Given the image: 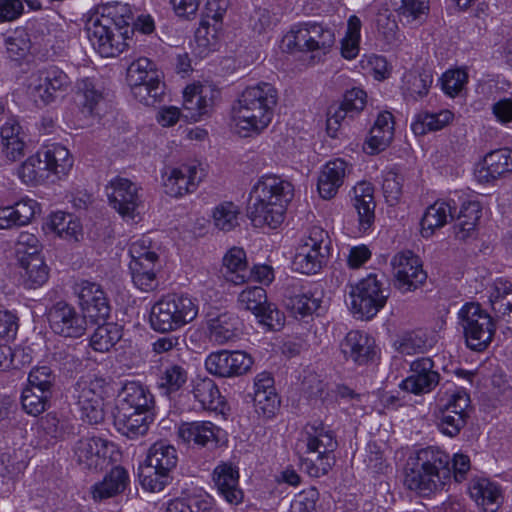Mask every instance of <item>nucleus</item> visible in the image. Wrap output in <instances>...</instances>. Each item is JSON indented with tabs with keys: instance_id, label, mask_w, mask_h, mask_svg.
I'll list each match as a JSON object with an SVG mask.
<instances>
[{
	"instance_id": "obj_41",
	"label": "nucleus",
	"mask_w": 512,
	"mask_h": 512,
	"mask_svg": "<svg viewBox=\"0 0 512 512\" xmlns=\"http://www.w3.org/2000/svg\"><path fill=\"white\" fill-rule=\"evenodd\" d=\"M329 254L312 250L308 247L297 246L292 260L295 271L306 275L318 273L328 260Z\"/></svg>"
},
{
	"instance_id": "obj_12",
	"label": "nucleus",
	"mask_w": 512,
	"mask_h": 512,
	"mask_svg": "<svg viewBox=\"0 0 512 512\" xmlns=\"http://www.w3.org/2000/svg\"><path fill=\"white\" fill-rule=\"evenodd\" d=\"M48 321L55 334L67 338H79L85 334L87 329L85 315L64 301L55 303L49 309Z\"/></svg>"
},
{
	"instance_id": "obj_15",
	"label": "nucleus",
	"mask_w": 512,
	"mask_h": 512,
	"mask_svg": "<svg viewBox=\"0 0 512 512\" xmlns=\"http://www.w3.org/2000/svg\"><path fill=\"white\" fill-rule=\"evenodd\" d=\"M204 177V169L200 164H182L171 168L163 175L165 193L172 197H181L194 192Z\"/></svg>"
},
{
	"instance_id": "obj_13",
	"label": "nucleus",
	"mask_w": 512,
	"mask_h": 512,
	"mask_svg": "<svg viewBox=\"0 0 512 512\" xmlns=\"http://www.w3.org/2000/svg\"><path fill=\"white\" fill-rule=\"evenodd\" d=\"M252 365L251 356L243 351L221 350L212 352L205 360L206 370L210 374L221 378L243 375Z\"/></svg>"
},
{
	"instance_id": "obj_31",
	"label": "nucleus",
	"mask_w": 512,
	"mask_h": 512,
	"mask_svg": "<svg viewBox=\"0 0 512 512\" xmlns=\"http://www.w3.org/2000/svg\"><path fill=\"white\" fill-rule=\"evenodd\" d=\"M130 483L127 470L121 466L113 467L103 478L92 486V495L95 500H104L125 491Z\"/></svg>"
},
{
	"instance_id": "obj_51",
	"label": "nucleus",
	"mask_w": 512,
	"mask_h": 512,
	"mask_svg": "<svg viewBox=\"0 0 512 512\" xmlns=\"http://www.w3.org/2000/svg\"><path fill=\"white\" fill-rule=\"evenodd\" d=\"M394 4L400 19L408 24L421 22L429 10V0H399Z\"/></svg>"
},
{
	"instance_id": "obj_4",
	"label": "nucleus",
	"mask_w": 512,
	"mask_h": 512,
	"mask_svg": "<svg viewBox=\"0 0 512 512\" xmlns=\"http://www.w3.org/2000/svg\"><path fill=\"white\" fill-rule=\"evenodd\" d=\"M198 315V305L184 294H167L151 308L149 322L157 332L176 331L192 322Z\"/></svg>"
},
{
	"instance_id": "obj_40",
	"label": "nucleus",
	"mask_w": 512,
	"mask_h": 512,
	"mask_svg": "<svg viewBox=\"0 0 512 512\" xmlns=\"http://www.w3.org/2000/svg\"><path fill=\"white\" fill-rule=\"evenodd\" d=\"M481 216V207L479 202L469 201L463 203L454 225L455 237L461 241H466L475 235L476 225Z\"/></svg>"
},
{
	"instance_id": "obj_58",
	"label": "nucleus",
	"mask_w": 512,
	"mask_h": 512,
	"mask_svg": "<svg viewBox=\"0 0 512 512\" xmlns=\"http://www.w3.org/2000/svg\"><path fill=\"white\" fill-rule=\"evenodd\" d=\"M220 27L211 25L208 20H201L199 28L195 32V42L199 54H207L217 49L218 35Z\"/></svg>"
},
{
	"instance_id": "obj_6",
	"label": "nucleus",
	"mask_w": 512,
	"mask_h": 512,
	"mask_svg": "<svg viewBox=\"0 0 512 512\" xmlns=\"http://www.w3.org/2000/svg\"><path fill=\"white\" fill-rule=\"evenodd\" d=\"M107 382L96 376H85L77 380L71 389V397L79 408L81 418L89 424L104 420V395Z\"/></svg>"
},
{
	"instance_id": "obj_38",
	"label": "nucleus",
	"mask_w": 512,
	"mask_h": 512,
	"mask_svg": "<svg viewBox=\"0 0 512 512\" xmlns=\"http://www.w3.org/2000/svg\"><path fill=\"white\" fill-rule=\"evenodd\" d=\"M44 165L47 166L49 176L51 174L58 176L67 175L73 166V158L69 150L57 143L46 146L42 151Z\"/></svg>"
},
{
	"instance_id": "obj_44",
	"label": "nucleus",
	"mask_w": 512,
	"mask_h": 512,
	"mask_svg": "<svg viewBox=\"0 0 512 512\" xmlns=\"http://www.w3.org/2000/svg\"><path fill=\"white\" fill-rule=\"evenodd\" d=\"M20 264L25 270L23 277L28 288H38L48 280L49 268L39 254L33 253L22 257Z\"/></svg>"
},
{
	"instance_id": "obj_20",
	"label": "nucleus",
	"mask_w": 512,
	"mask_h": 512,
	"mask_svg": "<svg viewBox=\"0 0 512 512\" xmlns=\"http://www.w3.org/2000/svg\"><path fill=\"white\" fill-rule=\"evenodd\" d=\"M418 464H420L433 480L434 491H441L451 480L452 469L450 467L451 459L449 455L437 447H427L421 449L417 454Z\"/></svg>"
},
{
	"instance_id": "obj_28",
	"label": "nucleus",
	"mask_w": 512,
	"mask_h": 512,
	"mask_svg": "<svg viewBox=\"0 0 512 512\" xmlns=\"http://www.w3.org/2000/svg\"><path fill=\"white\" fill-rule=\"evenodd\" d=\"M353 207L358 214L359 229L367 231L375 220L374 188L368 182H360L353 188Z\"/></svg>"
},
{
	"instance_id": "obj_45",
	"label": "nucleus",
	"mask_w": 512,
	"mask_h": 512,
	"mask_svg": "<svg viewBox=\"0 0 512 512\" xmlns=\"http://www.w3.org/2000/svg\"><path fill=\"white\" fill-rule=\"evenodd\" d=\"M453 118L454 114L447 109L437 113L421 112L416 115L411 128L415 135H425L428 132L443 129Z\"/></svg>"
},
{
	"instance_id": "obj_64",
	"label": "nucleus",
	"mask_w": 512,
	"mask_h": 512,
	"mask_svg": "<svg viewBox=\"0 0 512 512\" xmlns=\"http://www.w3.org/2000/svg\"><path fill=\"white\" fill-rule=\"evenodd\" d=\"M133 97L146 106H153L164 95L165 84H139L129 85Z\"/></svg>"
},
{
	"instance_id": "obj_5",
	"label": "nucleus",
	"mask_w": 512,
	"mask_h": 512,
	"mask_svg": "<svg viewBox=\"0 0 512 512\" xmlns=\"http://www.w3.org/2000/svg\"><path fill=\"white\" fill-rule=\"evenodd\" d=\"M458 318L467 347L474 351L485 350L496 330L492 317L480 304L470 302L462 306Z\"/></svg>"
},
{
	"instance_id": "obj_39",
	"label": "nucleus",
	"mask_w": 512,
	"mask_h": 512,
	"mask_svg": "<svg viewBox=\"0 0 512 512\" xmlns=\"http://www.w3.org/2000/svg\"><path fill=\"white\" fill-rule=\"evenodd\" d=\"M194 399L205 410L216 411L223 404V398L216 383L208 377H197L192 382Z\"/></svg>"
},
{
	"instance_id": "obj_8",
	"label": "nucleus",
	"mask_w": 512,
	"mask_h": 512,
	"mask_svg": "<svg viewBox=\"0 0 512 512\" xmlns=\"http://www.w3.org/2000/svg\"><path fill=\"white\" fill-rule=\"evenodd\" d=\"M129 28L118 27L108 17L91 18L87 24V34L95 50L102 57H116L127 47Z\"/></svg>"
},
{
	"instance_id": "obj_63",
	"label": "nucleus",
	"mask_w": 512,
	"mask_h": 512,
	"mask_svg": "<svg viewBox=\"0 0 512 512\" xmlns=\"http://www.w3.org/2000/svg\"><path fill=\"white\" fill-rule=\"evenodd\" d=\"M6 50L9 58L19 60L26 56L31 47V42L24 29H17L6 38Z\"/></svg>"
},
{
	"instance_id": "obj_42",
	"label": "nucleus",
	"mask_w": 512,
	"mask_h": 512,
	"mask_svg": "<svg viewBox=\"0 0 512 512\" xmlns=\"http://www.w3.org/2000/svg\"><path fill=\"white\" fill-rule=\"evenodd\" d=\"M145 463L154 469L170 473L178 463L177 451L166 441H158L149 448Z\"/></svg>"
},
{
	"instance_id": "obj_17",
	"label": "nucleus",
	"mask_w": 512,
	"mask_h": 512,
	"mask_svg": "<svg viewBox=\"0 0 512 512\" xmlns=\"http://www.w3.org/2000/svg\"><path fill=\"white\" fill-rule=\"evenodd\" d=\"M110 205L126 220H134L141 204L138 186L127 178L117 177L110 182Z\"/></svg>"
},
{
	"instance_id": "obj_53",
	"label": "nucleus",
	"mask_w": 512,
	"mask_h": 512,
	"mask_svg": "<svg viewBox=\"0 0 512 512\" xmlns=\"http://www.w3.org/2000/svg\"><path fill=\"white\" fill-rule=\"evenodd\" d=\"M433 82V76L429 71L409 73L405 76V95L413 100L425 97Z\"/></svg>"
},
{
	"instance_id": "obj_9",
	"label": "nucleus",
	"mask_w": 512,
	"mask_h": 512,
	"mask_svg": "<svg viewBox=\"0 0 512 512\" xmlns=\"http://www.w3.org/2000/svg\"><path fill=\"white\" fill-rule=\"evenodd\" d=\"M335 37L331 29L318 23H301L294 26L283 38L288 51H322L326 53L334 44Z\"/></svg>"
},
{
	"instance_id": "obj_24",
	"label": "nucleus",
	"mask_w": 512,
	"mask_h": 512,
	"mask_svg": "<svg viewBox=\"0 0 512 512\" xmlns=\"http://www.w3.org/2000/svg\"><path fill=\"white\" fill-rule=\"evenodd\" d=\"M118 411L152 412L155 400L147 386L138 381L126 382L119 394Z\"/></svg>"
},
{
	"instance_id": "obj_59",
	"label": "nucleus",
	"mask_w": 512,
	"mask_h": 512,
	"mask_svg": "<svg viewBox=\"0 0 512 512\" xmlns=\"http://www.w3.org/2000/svg\"><path fill=\"white\" fill-rule=\"evenodd\" d=\"M139 479L141 486L150 492H160L168 484L170 473L159 471L149 464L140 468Z\"/></svg>"
},
{
	"instance_id": "obj_26",
	"label": "nucleus",
	"mask_w": 512,
	"mask_h": 512,
	"mask_svg": "<svg viewBox=\"0 0 512 512\" xmlns=\"http://www.w3.org/2000/svg\"><path fill=\"white\" fill-rule=\"evenodd\" d=\"M213 480L224 499L233 505L243 500V492L239 488L238 469L230 463H221L213 471Z\"/></svg>"
},
{
	"instance_id": "obj_7",
	"label": "nucleus",
	"mask_w": 512,
	"mask_h": 512,
	"mask_svg": "<svg viewBox=\"0 0 512 512\" xmlns=\"http://www.w3.org/2000/svg\"><path fill=\"white\" fill-rule=\"evenodd\" d=\"M388 297V288L383 286L377 275L370 274L351 286L350 310L357 318L369 320L385 306Z\"/></svg>"
},
{
	"instance_id": "obj_11",
	"label": "nucleus",
	"mask_w": 512,
	"mask_h": 512,
	"mask_svg": "<svg viewBox=\"0 0 512 512\" xmlns=\"http://www.w3.org/2000/svg\"><path fill=\"white\" fill-rule=\"evenodd\" d=\"M394 286L402 293L418 289L427 279L418 256L411 251L397 253L391 260Z\"/></svg>"
},
{
	"instance_id": "obj_52",
	"label": "nucleus",
	"mask_w": 512,
	"mask_h": 512,
	"mask_svg": "<svg viewBox=\"0 0 512 512\" xmlns=\"http://www.w3.org/2000/svg\"><path fill=\"white\" fill-rule=\"evenodd\" d=\"M394 345L397 351L403 355L425 353L432 346L426 334L421 331L404 334Z\"/></svg>"
},
{
	"instance_id": "obj_22",
	"label": "nucleus",
	"mask_w": 512,
	"mask_h": 512,
	"mask_svg": "<svg viewBox=\"0 0 512 512\" xmlns=\"http://www.w3.org/2000/svg\"><path fill=\"white\" fill-rule=\"evenodd\" d=\"M108 448L109 443L102 438H82L74 446V457L83 469H101L106 461Z\"/></svg>"
},
{
	"instance_id": "obj_33",
	"label": "nucleus",
	"mask_w": 512,
	"mask_h": 512,
	"mask_svg": "<svg viewBox=\"0 0 512 512\" xmlns=\"http://www.w3.org/2000/svg\"><path fill=\"white\" fill-rule=\"evenodd\" d=\"M2 150L11 161H16L24 155L25 133L19 122L9 118L0 129Z\"/></svg>"
},
{
	"instance_id": "obj_55",
	"label": "nucleus",
	"mask_w": 512,
	"mask_h": 512,
	"mask_svg": "<svg viewBox=\"0 0 512 512\" xmlns=\"http://www.w3.org/2000/svg\"><path fill=\"white\" fill-rule=\"evenodd\" d=\"M238 207L232 202H224L215 207L213 211L214 225L222 231H231L238 226Z\"/></svg>"
},
{
	"instance_id": "obj_35",
	"label": "nucleus",
	"mask_w": 512,
	"mask_h": 512,
	"mask_svg": "<svg viewBox=\"0 0 512 512\" xmlns=\"http://www.w3.org/2000/svg\"><path fill=\"white\" fill-rule=\"evenodd\" d=\"M455 205L449 201H436L430 205L421 219V234L425 238L431 237L436 229L443 227L448 218H453Z\"/></svg>"
},
{
	"instance_id": "obj_29",
	"label": "nucleus",
	"mask_w": 512,
	"mask_h": 512,
	"mask_svg": "<svg viewBox=\"0 0 512 512\" xmlns=\"http://www.w3.org/2000/svg\"><path fill=\"white\" fill-rule=\"evenodd\" d=\"M512 172V150L508 148L489 152L484 158V166L476 170L480 182H490Z\"/></svg>"
},
{
	"instance_id": "obj_19",
	"label": "nucleus",
	"mask_w": 512,
	"mask_h": 512,
	"mask_svg": "<svg viewBox=\"0 0 512 512\" xmlns=\"http://www.w3.org/2000/svg\"><path fill=\"white\" fill-rule=\"evenodd\" d=\"M220 94V90L210 84L187 86L183 92V108L187 113L183 116L198 121L212 111Z\"/></svg>"
},
{
	"instance_id": "obj_16",
	"label": "nucleus",
	"mask_w": 512,
	"mask_h": 512,
	"mask_svg": "<svg viewBox=\"0 0 512 512\" xmlns=\"http://www.w3.org/2000/svg\"><path fill=\"white\" fill-rule=\"evenodd\" d=\"M470 403L469 395L463 390L455 391L438 415L437 426L439 430L450 437L459 434L466 424V410Z\"/></svg>"
},
{
	"instance_id": "obj_48",
	"label": "nucleus",
	"mask_w": 512,
	"mask_h": 512,
	"mask_svg": "<svg viewBox=\"0 0 512 512\" xmlns=\"http://www.w3.org/2000/svg\"><path fill=\"white\" fill-rule=\"evenodd\" d=\"M122 337V329L115 323L97 327L90 338L91 347L98 352H108Z\"/></svg>"
},
{
	"instance_id": "obj_57",
	"label": "nucleus",
	"mask_w": 512,
	"mask_h": 512,
	"mask_svg": "<svg viewBox=\"0 0 512 512\" xmlns=\"http://www.w3.org/2000/svg\"><path fill=\"white\" fill-rule=\"evenodd\" d=\"M166 512H216L208 498L198 496L171 500Z\"/></svg>"
},
{
	"instance_id": "obj_61",
	"label": "nucleus",
	"mask_w": 512,
	"mask_h": 512,
	"mask_svg": "<svg viewBox=\"0 0 512 512\" xmlns=\"http://www.w3.org/2000/svg\"><path fill=\"white\" fill-rule=\"evenodd\" d=\"M404 177L395 170L387 171L383 176L382 190L386 202L396 205L402 196Z\"/></svg>"
},
{
	"instance_id": "obj_34",
	"label": "nucleus",
	"mask_w": 512,
	"mask_h": 512,
	"mask_svg": "<svg viewBox=\"0 0 512 512\" xmlns=\"http://www.w3.org/2000/svg\"><path fill=\"white\" fill-rule=\"evenodd\" d=\"M218 428L209 421H195L182 423L178 428V437L186 444L206 447L209 443H216Z\"/></svg>"
},
{
	"instance_id": "obj_21",
	"label": "nucleus",
	"mask_w": 512,
	"mask_h": 512,
	"mask_svg": "<svg viewBox=\"0 0 512 512\" xmlns=\"http://www.w3.org/2000/svg\"><path fill=\"white\" fill-rule=\"evenodd\" d=\"M188 369L183 360L174 361L168 356L159 359L157 366V388L165 396H172L182 390L188 381Z\"/></svg>"
},
{
	"instance_id": "obj_32",
	"label": "nucleus",
	"mask_w": 512,
	"mask_h": 512,
	"mask_svg": "<svg viewBox=\"0 0 512 512\" xmlns=\"http://www.w3.org/2000/svg\"><path fill=\"white\" fill-rule=\"evenodd\" d=\"M152 412L118 411L115 426L124 436L134 439L147 433L152 422Z\"/></svg>"
},
{
	"instance_id": "obj_10",
	"label": "nucleus",
	"mask_w": 512,
	"mask_h": 512,
	"mask_svg": "<svg viewBox=\"0 0 512 512\" xmlns=\"http://www.w3.org/2000/svg\"><path fill=\"white\" fill-rule=\"evenodd\" d=\"M71 86L70 77L57 66L39 70L30 83V93L36 103L48 105L54 102L60 93Z\"/></svg>"
},
{
	"instance_id": "obj_25",
	"label": "nucleus",
	"mask_w": 512,
	"mask_h": 512,
	"mask_svg": "<svg viewBox=\"0 0 512 512\" xmlns=\"http://www.w3.org/2000/svg\"><path fill=\"white\" fill-rule=\"evenodd\" d=\"M348 165L340 158L327 162L321 169L317 189L323 199L329 200L338 193L347 175Z\"/></svg>"
},
{
	"instance_id": "obj_54",
	"label": "nucleus",
	"mask_w": 512,
	"mask_h": 512,
	"mask_svg": "<svg viewBox=\"0 0 512 512\" xmlns=\"http://www.w3.org/2000/svg\"><path fill=\"white\" fill-rule=\"evenodd\" d=\"M378 36L385 45L396 48L402 43L403 35L398 30V24L388 14H380L377 18Z\"/></svg>"
},
{
	"instance_id": "obj_36",
	"label": "nucleus",
	"mask_w": 512,
	"mask_h": 512,
	"mask_svg": "<svg viewBox=\"0 0 512 512\" xmlns=\"http://www.w3.org/2000/svg\"><path fill=\"white\" fill-rule=\"evenodd\" d=\"M221 273L235 285L243 284L249 277L246 253L242 248L233 247L223 257Z\"/></svg>"
},
{
	"instance_id": "obj_50",
	"label": "nucleus",
	"mask_w": 512,
	"mask_h": 512,
	"mask_svg": "<svg viewBox=\"0 0 512 512\" xmlns=\"http://www.w3.org/2000/svg\"><path fill=\"white\" fill-rule=\"evenodd\" d=\"M101 99L102 93L91 79L84 78L76 83V101L88 114L93 113Z\"/></svg>"
},
{
	"instance_id": "obj_47",
	"label": "nucleus",
	"mask_w": 512,
	"mask_h": 512,
	"mask_svg": "<svg viewBox=\"0 0 512 512\" xmlns=\"http://www.w3.org/2000/svg\"><path fill=\"white\" fill-rule=\"evenodd\" d=\"M49 228L59 237L66 240L78 241L82 235V227L73 215L64 212H56L50 216Z\"/></svg>"
},
{
	"instance_id": "obj_62",
	"label": "nucleus",
	"mask_w": 512,
	"mask_h": 512,
	"mask_svg": "<svg viewBox=\"0 0 512 512\" xmlns=\"http://www.w3.org/2000/svg\"><path fill=\"white\" fill-rule=\"evenodd\" d=\"M321 299L312 293H300L287 300V307L301 316L311 315L320 308Z\"/></svg>"
},
{
	"instance_id": "obj_46",
	"label": "nucleus",
	"mask_w": 512,
	"mask_h": 512,
	"mask_svg": "<svg viewBox=\"0 0 512 512\" xmlns=\"http://www.w3.org/2000/svg\"><path fill=\"white\" fill-rule=\"evenodd\" d=\"M17 174L23 183L32 186L39 185L49 178L47 166L44 165L40 152L28 157L18 167Z\"/></svg>"
},
{
	"instance_id": "obj_23",
	"label": "nucleus",
	"mask_w": 512,
	"mask_h": 512,
	"mask_svg": "<svg viewBox=\"0 0 512 512\" xmlns=\"http://www.w3.org/2000/svg\"><path fill=\"white\" fill-rule=\"evenodd\" d=\"M239 326V318L231 312L208 314L209 339L217 345H225L235 341L239 336Z\"/></svg>"
},
{
	"instance_id": "obj_60",
	"label": "nucleus",
	"mask_w": 512,
	"mask_h": 512,
	"mask_svg": "<svg viewBox=\"0 0 512 512\" xmlns=\"http://www.w3.org/2000/svg\"><path fill=\"white\" fill-rule=\"evenodd\" d=\"M50 397L51 395H45L34 388L27 387L21 396L22 408L27 414L38 416L46 410Z\"/></svg>"
},
{
	"instance_id": "obj_49",
	"label": "nucleus",
	"mask_w": 512,
	"mask_h": 512,
	"mask_svg": "<svg viewBox=\"0 0 512 512\" xmlns=\"http://www.w3.org/2000/svg\"><path fill=\"white\" fill-rule=\"evenodd\" d=\"M433 483V480L428 477L426 470L418 464L416 459L414 466L406 473L405 485L408 489L417 492L421 496H428L435 493Z\"/></svg>"
},
{
	"instance_id": "obj_56",
	"label": "nucleus",
	"mask_w": 512,
	"mask_h": 512,
	"mask_svg": "<svg viewBox=\"0 0 512 512\" xmlns=\"http://www.w3.org/2000/svg\"><path fill=\"white\" fill-rule=\"evenodd\" d=\"M266 303V291L260 286L247 287L238 295L239 307L254 315H259Z\"/></svg>"
},
{
	"instance_id": "obj_14",
	"label": "nucleus",
	"mask_w": 512,
	"mask_h": 512,
	"mask_svg": "<svg viewBox=\"0 0 512 512\" xmlns=\"http://www.w3.org/2000/svg\"><path fill=\"white\" fill-rule=\"evenodd\" d=\"M79 305L88 317L95 321H105L110 313L109 299L102 286L96 282L81 280L74 285Z\"/></svg>"
},
{
	"instance_id": "obj_18",
	"label": "nucleus",
	"mask_w": 512,
	"mask_h": 512,
	"mask_svg": "<svg viewBox=\"0 0 512 512\" xmlns=\"http://www.w3.org/2000/svg\"><path fill=\"white\" fill-rule=\"evenodd\" d=\"M440 381L439 373L434 370V362L429 357H420L410 364V375L399 387L415 395L431 392Z\"/></svg>"
},
{
	"instance_id": "obj_43",
	"label": "nucleus",
	"mask_w": 512,
	"mask_h": 512,
	"mask_svg": "<svg viewBox=\"0 0 512 512\" xmlns=\"http://www.w3.org/2000/svg\"><path fill=\"white\" fill-rule=\"evenodd\" d=\"M158 260H148L144 259V261H130L129 270L131 273L132 281L135 286L141 291H152L157 285V269L156 263Z\"/></svg>"
},
{
	"instance_id": "obj_1",
	"label": "nucleus",
	"mask_w": 512,
	"mask_h": 512,
	"mask_svg": "<svg viewBox=\"0 0 512 512\" xmlns=\"http://www.w3.org/2000/svg\"><path fill=\"white\" fill-rule=\"evenodd\" d=\"M293 185L277 175H264L253 185L247 216L254 227L278 228L284 221L288 203L293 199Z\"/></svg>"
},
{
	"instance_id": "obj_30",
	"label": "nucleus",
	"mask_w": 512,
	"mask_h": 512,
	"mask_svg": "<svg viewBox=\"0 0 512 512\" xmlns=\"http://www.w3.org/2000/svg\"><path fill=\"white\" fill-rule=\"evenodd\" d=\"M469 493L483 512H497L502 503L499 486L485 478L473 480Z\"/></svg>"
},
{
	"instance_id": "obj_27",
	"label": "nucleus",
	"mask_w": 512,
	"mask_h": 512,
	"mask_svg": "<svg viewBox=\"0 0 512 512\" xmlns=\"http://www.w3.org/2000/svg\"><path fill=\"white\" fill-rule=\"evenodd\" d=\"M373 340L360 331H350L340 343L342 354L358 365L368 363L374 356Z\"/></svg>"
},
{
	"instance_id": "obj_3",
	"label": "nucleus",
	"mask_w": 512,
	"mask_h": 512,
	"mask_svg": "<svg viewBox=\"0 0 512 512\" xmlns=\"http://www.w3.org/2000/svg\"><path fill=\"white\" fill-rule=\"evenodd\" d=\"M307 456L302 458L301 465L312 477L326 475L335 464L334 451L338 442L334 432L322 423L308 424L304 430Z\"/></svg>"
},
{
	"instance_id": "obj_2",
	"label": "nucleus",
	"mask_w": 512,
	"mask_h": 512,
	"mask_svg": "<svg viewBox=\"0 0 512 512\" xmlns=\"http://www.w3.org/2000/svg\"><path fill=\"white\" fill-rule=\"evenodd\" d=\"M278 92L267 82L246 87L233 106V121L241 137L259 135L271 123Z\"/></svg>"
},
{
	"instance_id": "obj_37",
	"label": "nucleus",
	"mask_w": 512,
	"mask_h": 512,
	"mask_svg": "<svg viewBox=\"0 0 512 512\" xmlns=\"http://www.w3.org/2000/svg\"><path fill=\"white\" fill-rule=\"evenodd\" d=\"M489 301L497 316L512 325V283L496 279L491 286Z\"/></svg>"
}]
</instances>
